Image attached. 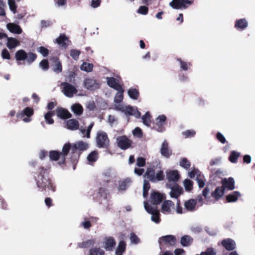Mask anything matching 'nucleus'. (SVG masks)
Returning <instances> with one entry per match:
<instances>
[{"label": "nucleus", "mask_w": 255, "mask_h": 255, "mask_svg": "<svg viewBox=\"0 0 255 255\" xmlns=\"http://www.w3.org/2000/svg\"><path fill=\"white\" fill-rule=\"evenodd\" d=\"M117 91H118V92L114 98V102L116 103L115 107L116 109L124 113L126 115L133 116L136 118H140L141 114L136 108L129 106H124L123 104H121L123 100V93L124 92L123 88H122Z\"/></svg>", "instance_id": "1"}, {"label": "nucleus", "mask_w": 255, "mask_h": 255, "mask_svg": "<svg viewBox=\"0 0 255 255\" xmlns=\"http://www.w3.org/2000/svg\"><path fill=\"white\" fill-rule=\"evenodd\" d=\"M39 175L36 179V184L41 191H49L52 192L55 191V186L49 180L48 176V173L46 169L40 168Z\"/></svg>", "instance_id": "2"}, {"label": "nucleus", "mask_w": 255, "mask_h": 255, "mask_svg": "<svg viewBox=\"0 0 255 255\" xmlns=\"http://www.w3.org/2000/svg\"><path fill=\"white\" fill-rule=\"evenodd\" d=\"M70 143L65 144L63 146L61 152L57 150L50 151L49 155L50 159L53 161H58L59 160L58 163L60 165L64 164L65 161V157L70 151Z\"/></svg>", "instance_id": "3"}, {"label": "nucleus", "mask_w": 255, "mask_h": 255, "mask_svg": "<svg viewBox=\"0 0 255 255\" xmlns=\"http://www.w3.org/2000/svg\"><path fill=\"white\" fill-rule=\"evenodd\" d=\"M144 176L152 182L161 181L164 177L162 170L158 171L155 174L154 169L153 167L147 168Z\"/></svg>", "instance_id": "4"}, {"label": "nucleus", "mask_w": 255, "mask_h": 255, "mask_svg": "<svg viewBox=\"0 0 255 255\" xmlns=\"http://www.w3.org/2000/svg\"><path fill=\"white\" fill-rule=\"evenodd\" d=\"M143 204L146 211L151 215V221L156 224H159L161 220L159 217L160 213L157 209V207L151 206L146 201H144Z\"/></svg>", "instance_id": "5"}, {"label": "nucleus", "mask_w": 255, "mask_h": 255, "mask_svg": "<svg viewBox=\"0 0 255 255\" xmlns=\"http://www.w3.org/2000/svg\"><path fill=\"white\" fill-rule=\"evenodd\" d=\"M97 146L99 148H108L109 146L110 140L106 132L99 131L96 137Z\"/></svg>", "instance_id": "6"}, {"label": "nucleus", "mask_w": 255, "mask_h": 255, "mask_svg": "<svg viewBox=\"0 0 255 255\" xmlns=\"http://www.w3.org/2000/svg\"><path fill=\"white\" fill-rule=\"evenodd\" d=\"M33 114L34 111L32 108L26 107L22 111L18 112L16 114V117L18 119H22L24 123H27L31 121V117Z\"/></svg>", "instance_id": "7"}, {"label": "nucleus", "mask_w": 255, "mask_h": 255, "mask_svg": "<svg viewBox=\"0 0 255 255\" xmlns=\"http://www.w3.org/2000/svg\"><path fill=\"white\" fill-rule=\"evenodd\" d=\"M193 2V0H172L169 3V5L174 9H186Z\"/></svg>", "instance_id": "8"}, {"label": "nucleus", "mask_w": 255, "mask_h": 255, "mask_svg": "<svg viewBox=\"0 0 255 255\" xmlns=\"http://www.w3.org/2000/svg\"><path fill=\"white\" fill-rule=\"evenodd\" d=\"M166 120L165 115H159L155 119V126L153 128L159 132H164L165 130L164 126L166 124Z\"/></svg>", "instance_id": "9"}, {"label": "nucleus", "mask_w": 255, "mask_h": 255, "mask_svg": "<svg viewBox=\"0 0 255 255\" xmlns=\"http://www.w3.org/2000/svg\"><path fill=\"white\" fill-rule=\"evenodd\" d=\"M61 85L63 86V94L68 98L73 97L74 94L78 92L76 87L69 83L64 82L61 84Z\"/></svg>", "instance_id": "10"}, {"label": "nucleus", "mask_w": 255, "mask_h": 255, "mask_svg": "<svg viewBox=\"0 0 255 255\" xmlns=\"http://www.w3.org/2000/svg\"><path fill=\"white\" fill-rule=\"evenodd\" d=\"M118 146L122 149L126 150L129 148L132 144V141L126 135L119 136L117 138Z\"/></svg>", "instance_id": "11"}, {"label": "nucleus", "mask_w": 255, "mask_h": 255, "mask_svg": "<svg viewBox=\"0 0 255 255\" xmlns=\"http://www.w3.org/2000/svg\"><path fill=\"white\" fill-rule=\"evenodd\" d=\"M84 86L87 89L93 91L100 88V84L97 81L91 78H87L84 81Z\"/></svg>", "instance_id": "12"}, {"label": "nucleus", "mask_w": 255, "mask_h": 255, "mask_svg": "<svg viewBox=\"0 0 255 255\" xmlns=\"http://www.w3.org/2000/svg\"><path fill=\"white\" fill-rule=\"evenodd\" d=\"M175 241L176 240L174 236L167 235L159 238L158 243L161 249L163 245L173 246L175 243Z\"/></svg>", "instance_id": "13"}, {"label": "nucleus", "mask_w": 255, "mask_h": 255, "mask_svg": "<svg viewBox=\"0 0 255 255\" xmlns=\"http://www.w3.org/2000/svg\"><path fill=\"white\" fill-rule=\"evenodd\" d=\"M167 185L171 189L169 194L171 198L177 199L182 193L183 189L177 184L174 183L172 186L168 184Z\"/></svg>", "instance_id": "14"}, {"label": "nucleus", "mask_w": 255, "mask_h": 255, "mask_svg": "<svg viewBox=\"0 0 255 255\" xmlns=\"http://www.w3.org/2000/svg\"><path fill=\"white\" fill-rule=\"evenodd\" d=\"M71 144L70 150H71L72 153H74L75 151L78 150H84L88 148V144L83 141H78V142Z\"/></svg>", "instance_id": "15"}, {"label": "nucleus", "mask_w": 255, "mask_h": 255, "mask_svg": "<svg viewBox=\"0 0 255 255\" xmlns=\"http://www.w3.org/2000/svg\"><path fill=\"white\" fill-rule=\"evenodd\" d=\"M150 203L151 206H156L159 204L163 199V195L158 192H154L150 195Z\"/></svg>", "instance_id": "16"}, {"label": "nucleus", "mask_w": 255, "mask_h": 255, "mask_svg": "<svg viewBox=\"0 0 255 255\" xmlns=\"http://www.w3.org/2000/svg\"><path fill=\"white\" fill-rule=\"evenodd\" d=\"M116 242L115 239L111 237L106 238L104 241L105 249L108 251H112L115 248Z\"/></svg>", "instance_id": "17"}, {"label": "nucleus", "mask_w": 255, "mask_h": 255, "mask_svg": "<svg viewBox=\"0 0 255 255\" xmlns=\"http://www.w3.org/2000/svg\"><path fill=\"white\" fill-rule=\"evenodd\" d=\"M222 246L228 251H233L236 248L235 242L230 238L223 240L221 243Z\"/></svg>", "instance_id": "18"}, {"label": "nucleus", "mask_w": 255, "mask_h": 255, "mask_svg": "<svg viewBox=\"0 0 255 255\" xmlns=\"http://www.w3.org/2000/svg\"><path fill=\"white\" fill-rule=\"evenodd\" d=\"M119 78L107 77V82L109 86L117 90L121 89L122 87L119 84Z\"/></svg>", "instance_id": "19"}, {"label": "nucleus", "mask_w": 255, "mask_h": 255, "mask_svg": "<svg viewBox=\"0 0 255 255\" xmlns=\"http://www.w3.org/2000/svg\"><path fill=\"white\" fill-rule=\"evenodd\" d=\"M222 187L224 189H228L230 190H234L235 187V181L233 178H225L222 180Z\"/></svg>", "instance_id": "20"}, {"label": "nucleus", "mask_w": 255, "mask_h": 255, "mask_svg": "<svg viewBox=\"0 0 255 255\" xmlns=\"http://www.w3.org/2000/svg\"><path fill=\"white\" fill-rule=\"evenodd\" d=\"M197 201L195 199H191L184 203V207L186 211L191 212H194L196 210Z\"/></svg>", "instance_id": "21"}, {"label": "nucleus", "mask_w": 255, "mask_h": 255, "mask_svg": "<svg viewBox=\"0 0 255 255\" xmlns=\"http://www.w3.org/2000/svg\"><path fill=\"white\" fill-rule=\"evenodd\" d=\"M132 180L130 178H127L119 181L118 190L119 191L126 190L131 184Z\"/></svg>", "instance_id": "22"}, {"label": "nucleus", "mask_w": 255, "mask_h": 255, "mask_svg": "<svg viewBox=\"0 0 255 255\" xmlns=\"http://www.w3.org/2000/svg\"><path fill=\"white\" fill-rule=\"evenodd\" d=\"M7 29L11 33L19 34L22 32L20 26L14 23H8L6 24Z\"/></svg>", "instance_id": "23"}, {"label": "nucleus", "mask_w": 255, "mask_h": 255, "mask_svg": "<svg viewBox=\"0 0 255 255\" xmlns=\"http://www.w3.org/2000/svg\"><path fill=\"white\" fill-rule=\"evenodd\" d=\"M160 152L162 155L166 158L169 157L171 155L172 152L168 148V144L166 140H164L162 143L161 148L160 149Z\"/></svg>", "instance_id": "24"}, {"label": "nucleus", "mask_w": 255, "mask_h": 255, "mask_svg": "<svg viewBox=\"0 0 255 255\" xmlns=\"http://www.w3.org/2000/svg\"><path fill=\"white\" fill-rule=\"evenodd\" d=\"M51 59L54 63L52 66L53 71L56 73H60L62 70V67L61 63L59 61L58 58L54 57H52Z\"/></svg>", "instance_id": "25"}, {"label": "nucleus", "mask_w": 255, "mask_h": 255, "mask_svg": "<svg viewBox=\"0 0 255 255\" xmlns=\"http://www.w3.org/2000/svg\"><path fill=\"white\" fill-rule=\"evenodd\" d=\"M179 174L177 171L173 170L167 172V178L169 182H173L175 183L179 179Z\"/></svg>", "instance_id": "26"}, {"label": "nucleus", "mask_w": 255, "mask_h": 255, "mask_svg": "<svg viewBox=\"0 0 255 255\" xmlns=\"http://www.w3.org/2000/svg\"><path fill=\"white\" fill-rule=\"evenodd\" d=\"M56 42L64 48H66L68 46L67 42H69L68 38L64 34H61L56 39Z\"/></svg>", "instance_id": "27"}, {"label": "nucleus", "mask_w": 255, "mask_h": 255, "mask_svg": "<svg viewBox=\"0 0 255 255\" xmlns=\"http://www.w3.org/2000/svg\"><path fill=\"white\" fill-rule=\"evenodd\" d=\"M248 26V23L245 18L238 19L235 22V27L239 30H243Z\"/></svg>", "instance_id": "28"}, {"label": "nucleus", "mask_w": 255, "mask_h": 255, "mask_svg": "<svg viewBox=\"0 0 255 255\" xmlns=\"http://www.w3.org/2000/svg\"><path fill=\"white\" fill-rule=\"evenodd\" d=\"M66 126L68 129L75 130L77 129L79 127V122L75 119H70L67 121Z\"/></svg>", "instance_id": "29"}, {"label": "nucleus", "mask_w": 255, "mask_h": 255, "mask_svg": "<svg viewBox=\"0 0 255 255\" xmlns=\"http://www.w3.org/2000/svg\"><path fill=\"white\" fill-rule=\"evenodd\" d=\"M7 39L6 46L9 49L15 48L20 44L19 41L16 38L13 37H6Z\"/></svg>", "instance_id": "30"}, {"label": "nucleus", "mask_w": 255, "mask_h": 255, "mask_svg": "<svg viewBox=\"0 0 255 255\" xmlns=\"http://www.w3.org/2000/svg\"><path fill=\"white\" fill-rule=\"evenodd\" d=\"M56 114L58 117L61 119H67L71 117V114L67 110L63 108H58Z\"/></svg>", "instance_id": "31"}, {"label": "nucleus", "mask_w": 255, "mask_h": 255, "mask_svg": "<svg viewBox=\"0 0 255 255\" xmlns=\"http://www.w3.org/2000/svg\"><path fill=\"white\" fill-rule=\"evenodd\" d=\"M174 205L173 203L170 200L164 201L162 205L161 212L164 214H168L171 212V207Z\"/></svg>", "instance_id": "32"}, {"label": "nucleus", "mask_w": 255, "mask_h": 255, "mask_svg": "<svg viewBox=\"0 0 255 255\" xmlns=\"http://www.w3.org/2000/svg\"><path fill=\"white\" fill-rule=\"evenodd\" d=\"M224 193L225 189L222 186L218 187L216 188L215 190L212 193V196L217 200L224 195Z\"/></svg>", "instance_id": "33"}, {"label": "nucleus", "mask_w": 255, "mask_h": 255, "mask_svg": "<svg viewBox=\"0 0 255 255\" xmlns=\"http://www.w3.org/2000/svg\"><path fill=\"white\" fill-rule=\"evenodd\" d=\"M193 238L189 235H184L181 237L180 243L183 247L190 246L193 242Z\"/></svg>", "instance_id": "34"}, {"label": "nucleus", "mask_w": 255, "mask_h": 255, "mask_svg": "<svg viewBox=\"0 0 255 255\" xmlns=\"http://www.w3.org/2000/svg\"><path fill=\"white\" fill-rule=\"evenodd\" d=\"M100 204L103 205L106 210H109L111 209V204L110 203L109 200L107 198V195L106 193L101 195Z\"/></svg>", "instance_id": "35"}, {"label": "nucleus", "mask_w": 255, "mask_h": 255, "mask_svg": "<svg viewBox=\"0 0 255 255\" xmlns=\"http://www.w3.org/2000/svg\"><path fill=\"white\" fill-rule=\"evenodd\" d=\"M241 196V193L239 191H236L227 195L226 196V200L228 202H235Z\"/></svg>", "instance_id": "36"}, {"label": "nucleus", "mask_w": 255, "mask_h": 255, "mask_svg": "<svg viewBox=\"0 0 255 255\" xmlns=\"http://www.w3.org/2000/svg\"><path fill=\"white\" fill-rule=\"evenodd\" d=\"M94 125V123L92 122L88 126L87 130L82 127L80 128V131L81 133V135L83 137H86L88 138L90 137V132L92 128Z\"/></svg>", "instance_id": "37"}, {"label": "nucleus", "mask_w": 255, "mask_h": 255, "mask_svg": "<svg viewBox=\"0 0 255 255\" xmlns=\"http://www.w3.org/2000/svg\"><path fill=\"white\" fill-rule=\"evenodd\" d=\"M126 248V243L124 241H121L116 250V255H122L125 252Z\"/></svg>", "instance_id": "38"}, {"label": "nucleus", "mask_w": 255, "mask_h": 255, "mask_svg": "<svg viewBox=\"0 0 255 255\" xmlns=\"http://www.w3.org/2000/svg\"><path fill=\"white\" fill-rule=\"evenodd\" d=\"M27 54L24 50L22 49L19 50L15 53V59L17 61L25 60L27 58Z\"/></svg>", "instance_id": "39"}, {"label": "nucleus", "mask_w": 255, "mask_h": 255, "mask_svg": "<svg viewBox=\"0 0 255 255\" xmlns=\"http://www.w3.org/2000/svg\"><path fill=\"white\" fill-rule=\"evenodd\" d=\"M71 111L76 115H81L83 113L82 106L79 104H75L71 106Z\"/></svg>", "instance_id": "40"}, {"label": "nucleus", "mask_w": 255, "mask_h": 255, "mask_svg": "<svg viewBox=\"0 0 255 255\" xmlns=\"http://www.w3.org/2000/svg\"><path fill=\"white\" fill-rule=\"evenodd\" d=\"M129 97L133 100H137L139 96V93L135 88H130L128 91Z\"/></svg>", "instance_id": "41"}, {"label": "nucleus", "mask_w": 255, "mask_h": 255, "mask_svg": "<svg viewBox=\"0 0 255 255\" xmlns=\"http://www.w3.org/2000/svg\"><path fill=\"white\" fill-rule=\"evenodd\" d=\"M151 116L148 112H147L142 117L143 124L147 127H150L151 124Z\"/></svg>", "instance_id": "42"}, {"label": "nucleus", "mask_w": 255, "mask_h": 255, "mask_svg": "<svg viewBox=\"0 0 255 255\" xmlns=\"http://www.w3.org/2000/svg\"><path fill=\"white\" fill-rule=\"evenodd\" d=\"M89 255H105V252L100 248H93L90 250Z\"/></svg>", "instance_id": "43"}, {"label": "nucleus", "mask_w": 255, "mask_h": 255, "mask_svg": "<svg viewBox=\"0 0 255 255\" xmlns=\"http://www.w3.org/2000/svg\"><path fill=\"white\" fill-rule=\"evenodd\" d=\"M93 68V65L91 63H88L84 62L80 66V69L82 71H84L87 72H90L92 71Z\"/></svg>", "instance_id": "44"}, {"label": "nucleus", "mask_w": 255, "mask_h": 255, "mask_svg": "<svg viewBox=\"0 0 255 255\" xmlns=\"http://www.w3.org/2000/svg\"><path fill=\"white\" fill-rule=\"evenodd\" d=\"M98 158V153L97 151L91 152L87 156V160L89 162H95Z\"/></svg>", "instance_id": "45"}, {"label": "nucleus", "mask_w": 255, "mask_h": 255, "mask_svg": "<svg viewBox=\"0 0 255 255\" xmlns=\"http://www.w3.org/2000/svg\"><path fill=\"white\" fill-rule=\"evenodd\" d=\"M240 155V153L239 152L232 151L229 158L230 161L232 163H236Z\"/></svg>", "instance_id": "46"}, {"label": "nucleus", "mask_w": 255, "mask_h": 255, "mask_svg": "<svg viewBox=\"0 0 255 255\" xmlns=\"http://www.w3.org/2000/svg\"><path fill=\"white\" fill-rule=\"evenodd\" d=\"M196 180L199 188H203L205 186V179L201 173L199 176L196 177Z\"/></svg>", "instance_id": "47"}, {"label": "nucleus", "mask_w": 255, "mask_h": 255, "mask_svg": "<svg viewBox=\"0 0 255 255\" xmlns=\"http://www.w3.org/2000/svg\"><path fill=\"white\" fill-rule=\"evenodd\" d=\"M54 112H48L44 115V119L48 124H52L54 120L52 117L54 115Z\"/></svg>", "instance_id": "48"}, {"label": "nucleus", "mask_w": 255, "mask_h": 255, "mask_svg": "<svg viewBox=\"0 0 255 255\" xmlns=\"http://www.w3.org/2000/svg\"><path fill=\"white\" fill-rule=\"evenodd\" d=\"M150 188V184L148 181L144 180L143 185V196L144 198H146L148 195V191Z\"/></svg>", "instance_id": "49"}, {"label": "nucleus", "mask_w": 255, "mask_h": 255, "mask_svg": "<svg viewBox=\"0 0 255 255\" xmlns=\"http://www.w3.org/2000/svg\"><path fill=\"white\" fill-rule=\"evenodd\" d=\"M37 55L35 53L29 52L27 54V58L26 59V60L28 64H30L35 61Z\"/></svg>", "instance_id": "50"}, {"label": "nucleus", "mask_w": 255, "mask_h": 255, "mask_svg": "<svg viewBox=\"0 0 255 255\" xmlns=\"http://www.w3.org/2000/svg\"><path fill=\"white\" fill-rule=\"evenodd\" d=\"M177 61L180 63L181 69L184 71L188 70L189 67L191 65V64L190 63L183 61L181 59H177Z\"/></svg>", "instance_id": "51"}, {"label": "nucleus", "mask_w": 255, "mask_h": 255, "mask_svg": "<svg viewBox=\"0 0 255 255\" xmlns=\"http://www.w3.org/2000/svg\"><path fill=\"white\" fill-rule=\"evenodd\" d=\"M184 186L186 191H190L193 188V182L188 179H186L184 181Z\"/></svg>", "instance_id": "52"}, {"label": "nucleus", "mask_w": 255, "mask_h": 255, "mask_svg": "<svg viewBox=\"0 0 255 255\" xmlns=\"http://www.w3.org/2000/svg\"><path fill=\"white\" fill-rule=\"evenodd\" d=\"M8 4L10 10L15 14L16 11L17 5H16L15 0H8Z\"/></svg>", "instance_id": "53"}, {"label": "nucleus", "mask_w": 255, "mask_h": 255, "mask_svg": "<svg viewBox=\"0 0 255 255\" xmlns=\"http://www.w3.org/2000/svg\"><path fill=\"white\" fill-rule=\"evenodd\" d=\"M196 134V132L192 129L186 130L182 132V135L185 138L193 137Z\"/></svg>", "instance_id": "54"}, {"label": "nucleus", "mask_w": 255, "mask_h": 255, "mask_svg": "<svg viewBox=\"0 0 255 255\" xmlns=\"http://www.w3.org/2000/svg\"><path fill=\"white\" fill-rule=\"evenodd\" d=\"M37 50L44 57H47L49 54L48 49L43 46L38 47Z\"/></svg>", "instance_id": "55"}, {"label": "nucleus", "mask_w": 255, "mask_h": 255, "mask_svg": "<svg viewBox=\"0 0 255 255\" xmlns=\"http://www.w3.org/2000/svg\"><path fill=\"white\" fill-rule=\"evenodd\" d=\"M129 239L132 244H137L140 242V239L134 233H130Z\"/></svg>", "instance_id": "56"}, {"label": "nucleus", "mask_w": 255, "mask_h": 255, "mask_svg": "<svg viewBox=\"0 0 255 255\" xmlns=\"http://www.w3.org/2000/svg\"><path fill=\"white\" fill-rule=\"evenodd\" d=\"M180 165L186 169H188L191 165L190 162L186 158H182L180 162Z\"/></svg>", "instance_id": "57"}, {"label": "nucleus", "mask_w": 255, "mask_h": 255, "mask_svg": "<svg viewBox=\"0 0 255 255\" xmlns=\"http://www.w3.org/2000/svg\"><path fill=\"white\" fill-rule=\"evenodd\" d=\"M80 53L81 52L76 49H71L70 51L71 56L75 60L78 59Z\"/></svg>", "instance_id": "58"}, {"label": "nucleus", "mask_w": 255, "mask_h": 255, "mask_svg": "<svg viewBox=\"0 0 255 255\" xmlns=\"http://www.w3.org/2000/svg\"><path fill=\"white\" fill-rule=\"evenodd\" d=\"M200 173L201 172L198 169L194 168L188 173V176L191 178H194L195 177L199 176Z\"/></svg>", "instance_id": "59"}, {"label": "nucleus", "mask_w": 255, "mask_h": 255, "mask_svg": "<svg viewBox=\"0 0 255 255\" xmlns=\"http://www.w3.org/2000/svg\"><path fill=\"white\" fill-rule=\"evenodd\" d=\"M148 11V8L146 5H142L139 6L137 10V12L142 15H146Z\"/></svg>", "instance_id": "60"}, {"label": "nucleus", "mask_w": 255, "mask_h": 255, "mask_svg": "<svg viewBox=\"0 0 255 255\" xmlns=\"http://www.w3.org/2000/svg\"><path fill=\"white\" fill-rule=\"evenodd\" d=\"M40 67L43 70H47L49 67L48 61L47 59L42 60L39 63Z\"/></svg>", "instance_id": "61"}, {"label": "nucleus", "mask_w": 255, "mask_h": 255, "mask_svg": "<svg viewBox=\"0 0 255 255\" xmlns=\"http://www.w3.org/2000/svg\"><path fill=\"white\" fill-rule=\"evenodd\" d=\"M96 243L95 239H91L85 242L82 243V247L83 248H87L91 246H93Z\"/></svg>", "instance_id": "62"}, {"label": "nucleus", "mask_w": 255, "mask_h": 255, "mask_svg": "<svg viewBox=\"0 0 255 255\" xmlns=\"http://www.w3.org/2000/svg\"><path fill=\"white\" fill-rule=\"evenodd\" d=\"M132 134L138 137H141L142 136V132L141 129L138 128H135L132 131Z\"/></svg>", "instance_id": "63"}, {"label": "nucleus", "mask_w": 255, "mask_h": 255, "mask_svg": "<svg viewBox=\"0 0 255 255\" xmlns=\"http://www.w3.org/2000/svg\"><path fill=\"white\" fill-rule=\"evenodd\" d=\"M145 164V159L142 157H139L137 158L136 165L139 167H143Z\"/></svg>", "instance_id": "64"}]
</instances>
